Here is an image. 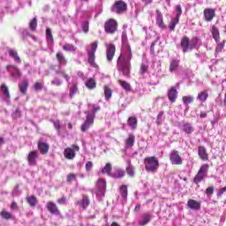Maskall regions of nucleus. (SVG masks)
<instances>
[{
	"label": "nucleus",
	"instance_id": "f257e3e1",
	"mask_svg": "<svg viewBox=\"0 0 226 226\" xmlns=\"http://www.w3.org/2000/svg\"><path fill=\"white\" fill-rule=\"evenodd\" d=\"M132 58L133 53L132 52V47L130 45L123 46L121 53L117 59V68L118 72H122L124 77H130Z\"/></svg>",
	"mask_w": 226,
	"mask_h": 226
},
{
	"label": "nucleus",
	"instance_id": "f03ea898",
	"mask_svg": "<svg viewBox=\"0 0 226 226\" xmlns=\"http://www.w3.org/2000/svg\"><path fill=\"white\" fill-rule=\"evenodd\" d=\"M145 170L147 172H156L160 169V161L155 156H147L144 159Z\"/></svg>",
	"mask_w": 226,
	"mask_h": 226
},
{
	"label": "nucleus",
	"instance_id": "7ed1b4c3",
	"mask_svg": "<svg viewBox=\"0 0 226 226\" xmlns=\"http://www.w3.org/2000/svg\"><path fill=\"white\" fill-rule=\"evenodd\" d=\"M91 49L87 50V63L92 68H98L96 64V50L98 49V41L90 44Z\"/></svg>",
	"mask_w": 226,
	"mask_h": 226
},
{
	"label": "nucleus",
	"instance_id": "20e7f679",
	"mask_svg": "<svg viewBox=\"0 0 226 226\" xmlns=\"http://www.w3.org/2000/svg\"><path fill=\"white\" fill-rule=\"evenodd\" d=\"M197 43H199V37H193L192 44H190V38L188 36H184L180 42L184 54L188 52V50H193L197 46Z\"/></svg>",
	"mask_w": 226,
	"mask_h": 226
},
{
	"label": "nucleus",
	"instance_id": "39448f33",
	"mask_svg": "<svg viewBox=\"0 0 226 226\" xmlns=\"http://www.w3.org/2000/svg\"><path fill=\"white\" fill-rule=\"evenodd\" d=\"M126 10H128V4L123 0L115 2V4L111 6L112 13H117V15L124 13Z\"/></svg>",
	"mask_w": 226,
	"mask_h": 226
},
{
	"label": "nucleus",
	"instance_id": "423d86ee",
	"mask_svg": "<svg viewBox=\"0 0 226 226\" xmlns=\"http://www.w3.org/2000/svg\"><path fill=\"white\" fill-rule=\"evenodd\" d=\"M104 30L108 34H114L117 31V21L114 19H108L104 23Z\"/></svg>",
	"mask_w": 226,
	"mask_h": 226
},
{
	"label": "nucleus",
	"instance_id": "0eeeda50",
	"mask_svg": "<svg viewBox=\"0 0 226 226\" xmlns=\"http://www.w3.org/2000/svg\"><path fill=\"white\" fill-rule=\"evenodd\" d=\"M106 47V59L108 63H112L116 56V44L114 43H104Z\"/></svg>",
	"mask_w": 226,
	"mask_h": 226
},
{
	"label": "nucleus",
	"instance_id": "6e6552de",
	"mask_svg": "<svg viewBox=\"0 0 226 226\" xmlns=\"http://www.w3.org/2000/svg\"><path fill=\"white\" fill-rule=\"evenodd\" d=\"M171 165H183V157L179 154V151L174 149L169 154Z\"/></svg>",
	"mask_w": 226,
	"mask_h": 226
},
{
	"label": "nucleus",
	"instance_id": "1a4fd4ad",
	"mask_svg": "<svg viewBox=\"0 0 226 226\" xmlns=\"http://www.w3.org/2000/svg\"><path fill=\"white\" fill-rule=\"evenodd\" d=\"M39 156L40 154L38 153V150L30 151L26 156L28 165H30V167H36V161L38 160Z\"/></svg>",
	"mask_w": 226,
	"mask_h": 226
},
{
	"label": "nucleus",
	"instance_id": "9d476101",
	"mask_svg": "<svg viewBox=\"0 0 226 226\" xmlns=\"http://www.w3.org/2000/svg\"><path fill=\"white\" fill-rule=\"evenodd\" d=\"M203 17L205 22H213V19L216 17V11L215 9L206 8L203 11Z\"/></svg>",
	"mask_w": 226,
	"mask_h": 226
},
{
	"label": "nucleus",
	"instance_id": "9b49d317",
	"mask_svg": "<svg viewBox=\"0 0 226 226\" xmlns=\"http://www.w3.org/2000/svg\"><path fill=\"white\" fill-rule=\"evenodd\" d=\"M93 124H94V115H87L86 121L80 127L81 132H85L87 130H89Z\"/></svg>",
	"mask_w": 226,
	"mask_h": 226
},
{
	"label": "nucleus",
	"instance_id": "f8f14e48",
	"mask_svg": "<svg viewBox=\"0 0 226 226\" xmlns=\"http://www.w3.org/2000/svg\"><path fill=\"white\" fill-rule=\"evenodd\" d=\"M90 204L91 200H89V196L87 194H83L82 199L75 203L76 206H79L82 207V209H87Z\"/></svg>",
	"mask_w": 226,
	"mask_h": 226
},
{
	"label": "nucleus",
	"instance_id": "ddd939ff",
	"mask_svg": "<svg viewBox=\"0 0 226 226\" xmlns=\"http://www.w3.org/2000/svg\"><path fill=\"white\" fill-rule=\"evenodd\" d=\"M46 207L50 215H56V216H59V215H61V211L57 207V205H56V203H54L53 201H49L46 205Z\"/></svg>",
	"mask_w": 226,
	"mask_h": 226
},
{
	"label": "nucleus",
	"instance_id": "4468645a",
	"mask_svg": "<svg viewBox=\"0 0 226 226\" xmlns=\"http://www.w3.org/2000/svg\"><path fill=\"white\" fill-rule=\"evenodd\" d=\"M37 147L41 154H48L49 149H50V146L49 145V143L43 142L41 139L38 141Z\"/></svg>",
	"mask_w": 226,
	"mask_h": 226
},
{
	"label": "nucleus",
	"instance_id": "2eb2a0df",
	"mask_svg": "<svg viewBox=\"0 0 226 226\" xmlns=\"http://www.w3.org/2000/svg\"><path fill=\"white\" fill-rule=\"evenodd\" d=\"M168 100L170 103H176V101L177 100V89L176 87H171L168 90Z\"/></svg>",
	"mask_w": 226,
	"mask_h": 226
},
{
	"label": "nucleus",
	"instance_id": "dca6fc26",
	"mask_svg": "<svg viewBox=\"0 0 226 226\" xmlns=\"http://www.w3.org/2000/svg\"><path fill=\"white\" fill-rule=\"evenodd\" d=\"M198 155L202 162H207V160H209V154H207V150L204 146H200L198 147Z\"/></svg>",
	"mask_w": 226,
	"mask_h": 226
},
{
	"label": "nucleus",
	"instance_id": "f3484780",
	"mask_svg": "<svg viewBox=\"0 0 226 226\" xmlns=\"http://www.w3.org/2000/svg\"><path fill=\"white\" fill-rule=\"evenodd\" d=\"M18 87L19 89V93L26 96V94H27V89L29 88V81L27 79H23L19 83Z\"/></svg>",
	"mask_w": 226,
	"mask_h": 226
},
{
	"label": "nucleus",
	"instance_id": "a211bd4d",
	"mask_svg": "<svg viewBox=\"0 0 226 226\" xmlns=\"http://www.w3.org/2000/svg\"><path fill=\"white\" fill-rule=\"evenodd\" d=\"M156 19H155V22L158 26V27H160L161 29H165V27H167L165 26V23L163 22V14H162V11H156Z\"/></svg>",
	"mask_w": 226,
	"mask_h": 226
},
{
	"label": "nucleus",
	"instance_id": "6ab92c4d",
	"mask_svg": "<svg viewBox=\"0 0 226 226\" xmlns=\"http://www.w3.org/2000/svg\"><path fill=\"white\" fill-rule=\"evenodd\" d=\"M181 63V60L173 58L171 59L170 63V73H173V72H177L179 69V64Z\"/></svg>",
	"mask_w": 226,
	"mask_h": 226
},
{
	"label": "nucleus",
	"instance_id": "aec40b11",
	"mask_svg": "<svg viewBox=\"0 0 226 226\" xmlns=\"http://www.w3.org/2000/svg\"><path fill=\"white\" fill-rule=\"evenodd\" d=\"M64 155L66 160H73L76 156L75 150L72 147H67L64 151Z\"/></svg>",
	"mask_w": 226,
	"mask_h": 226
},
{
	"label": "nucleus",
	"instance_id": "412c9836",
	"mask_svg": "<svg viewBox=\"0 0 226 226\" xmlns=\"http://www.w3.org/2000/svg\"><path fill=\"white\" fill-rule=\"evenodd\" d=\"M187 206L188 207H190V209H192L193 211H199L200 209V202L195 200H189L187 201Z\"/></svg>",
	"mask_w": 226,
	"mask_h": 226
},
{
	"label": "nucleus",
	"instance_id": "4be33fe9",
	"mask_svg": "<svg viewBox=\"0 0 226 226\" xmlns=\"http://www.w3.org/2000/svg\"><path fill=\"white\" fill-rule=\"evenodd\" d=\"M118 192L124 200H128V185H120Z\"/></svg>",
	"mask_w": 226,
	"mask_h": 226
},
{
	"label": "nucleus",
	"instance_id": "5701e85b",
	"mask_svg": "<svg viewBox=\"0 0 226 226\" xmlns=\"http://www.w3.org/2000/svg\"><path fill=\"white\" fill-rule=\"evenodd\" d=\"M56 57L59 64H63L64 66H66V64H68V60L66 59V56H64L63 52L61 51L56 52Z\"/></svg>",
	"mask_w": 226,
	"mask_h": 226
},
{
	"label": "nucleus",
	"instance_id": "b1692460",
	"mask_svg": "<svg viewBox=\"0 0 226 226\" xmlns=\"http://www.w3.org/2000/svg\"><path fill=\"white\" fill-rule=\"evenodd\" d=\"M211 34L214 40L215 41V43H218V41H220V30L215 25L212 26Z\"/></svg>",
	"mask_w": 226,
	"mask_h": 226
},
{
	"label": "nucleus",
	"instance_id": "393cba45",
	"mask_svg": "<svg viewBox=\"0 0 226 226\" xmlns=\"http://www.w3.org/2000/svg\"><path fill=\"white\" fill-rule=\"evenodd\" d=\"M127 123L132 130H137V126L139 124V120H137V117H130L127 120Z\"/></svg>",
	"mask_w": 226,
	"mask_h": 226
},
{
	"label": "nucleus",
	"instance_id": "a878e982",
	"mask_svg": "<svg viewBox=\"0 0 226 226\" xmlns=\"http://www.w3.org/2000/svg\"><path fill=\"white\" fill-rule=\"evenodd\" d=\"M117 83L119 84V86L121 87H123L124 89V91H126V93H130L132 91V85H130V83H128V81L123 80V79H118Z\"/></svg>",
	"mask_w": 226,
	"mask_h": 226
},
{
	"label": "nucleus",
	"instance_id": "bb28decb",
	"mask_svg": "<svg viewBox=\"0 0 226 226\" xmlns=\"http://www.w3.org/2000/svg\"><path fill=\"white\" fill-rule=\"evenodd\" d=\"M125 146L126 147H133L135 146V136L133 133H130L127 139H125Z\"/></svg>",
	"mask_w": 226,
	"mask_h": 226
},
{
	"label": "nucleus",
	"instance_id": "cd10ccee",
	"mask_svg": "<svg viewBox=\"0 0 226 226\" xmlns=\"http://www.w3.org/2000/svg\"><path fill=\"white\" fill-rule=\"evenodd\" d=\"M207 177V176H206L204 173H200V171H198L193 178V184L199 185V183H202V181L206 179Z\"/></svg>",
	"mask_w": 226,
	"mask_h": 226
},
{
	"label": "nucleus",
	"instance_id": "c85d7f7f",
	"mask_svg": "<svg viewBox=\"0 0 226 226\" xmlns=\"http://www.w3.org/2000/svg\"><path fill=\"white\" fill-rule=\"evenodd\" d=\"M26 202L29 204L30 207H36V204H38V198L36 196H27Z\"/></svg>",
	"mask_w": 226,
	"mask_h": 226
},
{
	"label": "nucleus",
	"instance_id": "c756f323",
	"mask_svg": "<svg viewBox=\"0 0 226 226\" xmlns=\"http://www.w3.org/2000/svg\"><path fill=\"white\" fill-rule=\"evenodd\" d=\"M97 188L100 192H105L107 190V181L103 178H99L97 180Z\"/></svg>",
	"mask_w": 226,
	"mask_h": 226
},
{
	"label": "nucleus",
	"instance_id": "7c9ffc66",
	"mask_svg": "<svg viewBox=\"0 0 226 226\" xmlns=\"http://www.w3.org/2000/svg\"><path fill=\"white\" fill-rule=\"evenodd\" d=\"M0 216L4 220H15V215H11V213H10L6 210H2L0 212Z\"/></svg>",
	"mask_w": 226,
	"mask_h": 226
},
{
	"label": "nucleus",
	"instance_id": "2f4dec72",
	"mask_svg": "<svg viewBox=\"0 0 226 226\" xmlns=\"http://www.w3.org/2000/svg\"><path fill=\"white\" fill-rule=\"evenodd\" d=\"M125 173L121 169H117L113 174H111V177H114L115 179H122V177H124Z\"/></svg>",
	"mask_w": 226,
	"mask_h": 226
},
{
	"label": "nucleus",
	"instance_id": "473e14b6",
	"mask_svg": "<svg viewBox=\"0 0 226 226\" xmlns=\"http://www.w3.org/2000/svg\"><path fill=\"white\" fill-rule=\"evenodd\" d=\"M9 56L10 57H12L14 59L15 63H22V60L20 59V56H19V53L17 51L13 49H9Z\"/></svg>",
	"mask_w": 226,
	"mask_h": 226
},
{
	"label": "nucleus",
	"instance_id": "72a5a7b5",
	"mask_svg": "<svg viewBox=\"0 0 226 226\" xmlns=\"http://www.w3.org/2000/svg\"><path fill=\"white\" fill-rule=\"evenodd\" d=\"M0 91L3 93V94L5 96V98H7L8 100H10V98H11V96L10 95V89L8 88V86H6V84L3 83L0 87Z\"/></svg>",
	"mask_w": 226,
	"mask_h": 226
},
{
	"label": "nucleus",
	"instance_id": "f704fd0d",
	"mask_svg": "<svg viewBox=\"0 0 226 226\" xmlns=\"http://www.w3.org/2000/svg\"><path fill=\"white\" fill-rule=\"evenodd\" d=\"M193 126L190 123H185L183 124V132L187 133V135H192L193 133Z\"/></svg>",
	"mask_w": 226,
	"mask_h": 226
},
{
	"label": "nucleus",
	"instance_id": "c9c22d12",
	"mask_svg": "<svg viewBox=\"0 0 226 226\" xmlns=\"http://www.w3.org/2000/svg\"><path fill=\"white\" fill-rule=\"evenodd\" d=\"M151 222V215L149 214H143L142 220L139 222V225L145 226Z\"/></svg>",
	"mask_w": 226,
	"mask_h": 226
},
{
	"label": "nucleus",
	"instance_id": "e433bc0d",
	"mask_svg": "<svg viewBox=\"0 0 226 226\" xmlns=\"http://www.w3.org/2000/svg\"><path fill=\"white\" fill-rule=\"evenodd\" d=\"M103 89H104L105 100L109 102V100L112 98V88H110L109 86L106 85L104 86Z\"/></svg>",
	"mask_w": 226,
	"mask_h": 226
},
{
	"label": "nucleus",
	"instance_id": "4c0bfd02",
	"mask_svg": "<svg viewBox=\"0 0 226 226\" xmlns=\"http://www.w3.org/2000/svg\"><path fill=\"white\" fill-rule=\"evenodd\" d=\"M112 164L110 162L106 163V165L102 170V174H107L108 176H112Z\"/></svg>",
	"mask_w": 226,
	"mask_h": 226
},
{
	"label": "nucleus",
	"instance_id": "58836bf2",
	"mask_svg": "<svg viewBox=\"0 0 226 226\" xmlns=\"http://www.w3.org/2000/svg\"><path fill=\"white\" fill-rule=\"evenodd\" d=\"M63 50H64V52H76L77 47H75V45H73V44L65 43L63 46Z\"/></svg>",
	"mask_w": 226,
	"mask_h": 226
},
{
	"label": "nucleus",
	"instance_id": "ea45409f",
	"mask_svg": "<svg viewBox=\"0 0 226 226\" xmlns=\"http://www.w3.org/2000/svg\"><path fill=\"white\" fill-rule=\"evenodd\" d=\"M77 93H79V85L77 83H72V85L70 87V93H69L71 98H73V96H75Z\"/></svg>",
	"mask_w": 226,
	"mask_h": 226
},
{
	"label": "nucleus",
	"instance_id": "a19ab883",
	"mask_svg": "<svg viewBox=\"0 0 226 226\" xmlns=\"http://www.w3.org/2000/svg\"><path fill=\"white\" fill-rule=\"evenodd\" d=\"M209 94H207V91L204 90L198 94L197 99L200 100V102H206V100H207Z\"/></svg>",
	"mask_w": 226,
	"mask_h": 226
},
{
	"label": "nucleus",
	"instance_id": "79ce46f5",
	"mask_svg": "<svg viewBox=\"0 0 226 226\" xmlns=\"http://www.w3.org/2000/svg\"><path fill=\"white\" fill-rule=\"evenodd\" d=\"M177 24H179V19L177 18L172 19L169 24L170 31H176V26H177Z\"/></svg>",
	"mask_w": 226,
	"mask_h": 226
},
{
	"label": "nucleus",
	"instance_id": "37998d69",
	"mask_svg": "<svg viewBox=\"0 0 226 226\" xmlns=\"http://www.w3.org/2000/svg\"><path fill=\"white\" fill-rule=\"evenodd\" d=\"M86 87L88 89H94V87H96V80L93 78L88 79L86 82Z\"/></svg>",
	"mask_w": 226,
	"mask_h": 226
},
{
	"label": "nucleus",
	"instance_id": "c03bdc74",
	"mask_svg": "<svg viewBox=\"0 0 226 226\" xmlns=\"http://www.w3.org/2000/svg\"><path fill=\"white\" fill-rule=\"evenodd\" d=\"M182 102H183L184 105H190V103H193V96H192V95L183 96Z\"/></svg>",
	"mask_w": 226,
	"mask_h": 226
},
{
	"label": "nucleus",
	"instance_id": "a18cd8bd",
	"mask_svg": "<svg viewBox=\"0 0 226 226\" xmlns=\"http://www.w3.org/2000/svg\"><path fill=\"white\" fill-rule=\"evenodd\" d=\"M216 43H217V47L215 48V53L220 54V52H222L223 50L226 41H222V42H220V41H219Z\"/></svg>",
	"mask_w": 226,
	"mask_h": 226
},
{
	"label": "nucleus",
	"instance_id": "49530a36",
	"mask_svg": "<svg viewBox=\"0 0 226 226\" xmlns=\"http://www.w3.org/2000/svg\"><path fill=\"white\" fill-rule=\"evenodd\" d=\"M38 26V19L36 18H34L30 23H29V27L31 31H36V26Z\"/></svg>",
	"mask_w": 226,
	"mask_h": 226
},
{
	"label": "nucleus",
	"instance_id": "de8ad7c7",
	"mask_svg": "<svg viewBox=\"0 0 226 226\" xmlns=\"http://www.w3.org/2000/svg\"><path fill=\"white\" fill-rule=\"evenodd\" d=\"M208 169H209V164H203L201 165L198 172L204 174L205 176H207Z\"/></svg>",
	"mask_w": 226,
	"mask_h": 226
},
{
	"label": "nucleus",
	"instance_id": "09e8293b",
	"mask_svg": "<svg viewBox=\"0 0 226 226\" xmlns=\"http://www.w3.org/2000/svg\"><path fill=\"white\" fill-rule=\"evenodd\" d=\"M125 170L130 177H133L135 176V171L133 170V166L132 164H129Z\"/></svg>",
	"mask_w": 226,
	"mask_h": 226
},
{
	"label": "nucleus",
	"instance_id": "8fccbe9b",
	"mask_svg": "<svg viewBox=\"0 0 226 226\" xmlns=\"http://www.w3.org/2000/svg\"><path fill=\"white\" fill-rule=\"evenodd\" d=\"M148 70H149V65H146V64H142L139 68L140 75H144L145 73H147Z\"/></svg>",
	"mask_w": 226,
	"mask_h": 226
},
{
	"label": "nucleus",
	"instance_id": "3c124183",
	"mask_svg": "<svg viewBox=\"0 0 226 226\" xmlns=\"http://www.w3.org/2000/svg\"><path fill=\"white\" fill-rule=\"evenodd\" d=\"M75 179H77V175H75V173H70L67 175V183H70V185H72Z\"/></svg>",
	"mask_w": 226,
	"mask_h": 226
},
{
	"label": "nucleus",
	"instance_id": "603ef678",
	"mask_svg": "<svg viewBox=\"0 0 226 226\" xmlns=\"http://www.w3.org/2000/svg\"><path fill=\"white\" fill-rule=\"evenodd\" d=\"M13 119H19V117H22V112L20 111V109H16L15 111L12 113Z\"/></svg>",
	"mask_w": 226,
	"mask_h": 226
},
{
	"label": "nucleus",
	"instance_id": "864d4df0",
	"mask_svg": "<svg viewBox=\"0 0 226 226\" xmlns=\"http://www.w3.org/2000/svg\"><path fill=\"white\" fill-rule=\"evenodd\" d=\"M176 11L177 15L175 19H181V15H183V9L181 8V5H176Z\"/></svg>",
	"mask_w": 226,
	"mask_h": 226
},
{
	"label": "nucleus",
	"instance_id": "5fc2aeb1",
	"mask_svg": "<svg viewBox=\"0 0 226 226\" xmlns=\"http://www.w3.org/2000/svg\"><path fill=\"white\" fill-rule=\"evenodd\" d=\"M82 30L85 33V34H87V33H89V21H85L82 24Z\"/></svg>",
	"mask_w": 226,
	"mask_h": 226
},
{
	"label": "nucleus",
	"instance_id": "6e6d98bb",
	"mask_svg": "<svg viewBox=\"0 0 226 226\" xmlns=\"http://www.w3.org/2000/svg\"><path fill=\"white\" fill-rule=\"evenodd\" d=\"M160 41V37H157L154 41L152 42L150 47V53L154 55V46Z\"/></svg>",
	"mask_w": 226,
	"mask_h": 226
},
{
	"label": "nucleus",
	"instance_id": "4d7b16f0",
	"mask_svg": "<svg viewBox=\"0 0 226 226\" xmlns=\"http://www.w3.org/2000/svg\"><path fill=\"white\" fill-rule=\"evenodd\" d=\"M46 36L50 41H54V36L52 35V30L50 28L46 29Z\"/></svg>",
	"mask_w": 226,
	"mask_h": 226
},
{
	"label": "nucleus",
	"instance_id": "13d9d810",
	"mask_svg": "<svg viewBox=\"0 0 226 226\" xmlns=\"http://www.w3.org/2000/svg\"><path fill=\"white\" fill-rule=\"evenodd\" d=\"M34 91H41L43 89V83L35 82L34 85Z\"/></svg>",
	"mask_w": 226,
	"mask_h": 226
},
{
	"label": "nucleus",
	"instance_id": "bf43d9fd",
	"mask_svg": "<svg viewBox=\"0 0 226 226\" xmlns=\"http://www.w3.org/2000/svg\"><path fill=\"white\" fill-rule=\"evenodd\" d=\"M206 195H213L215 193V186H208L205 191Z\"/></svg>",
	"mask_w": 226,
	"mask_h": 226
},
{
	"label": "nucleus",
	"instance_id": "052dcab7",
	"mask_svg": "<svg viewBox=\"0 0 226 226\" xmlns=\"http://www.w3.org/2000/svg\"><path fill=\"white\" fill-rule=\"evenodd\" d=\"M163 114H165L163 111H160L159 114L157 115L156 124L158 126H160V124H162V117H163Z\"/></svg>",
	"mask_w": 226,
	"mask_h": 226
},
{
	"label": "nucleus",
	"instance_id": "680f3d73",
	"mask_svg": "<svg viewBox=\"0 0 226 226\" xmlns=\"http://www.w3.org/2000/svg\"><path fill=\"white\" fill-rule=\"evenodd\" d=\"M57 204H60V206H63V204H66L67 200H66V196H63L60 199L56 200Z\"/></svg>",
	"mask_w": 226,
	"mask_h": 226
},
{
	"label": "nucleus",
	"instance_id": "e2e57ef3",
	"mask_svg": "<svg viewBox=\"0 0 226 226\" xmlns=\"http://www.w3.org/2000/svg\"><path fill=\"white\" fill-rule=\"evenodd\" d=\"M101 107L100 106H97V107H94L93 109H92V113L91 114H88V116H94H94L95 114L101 110Z\"/></svg>",
	"mask_w": 226,
	"mask_h": 226
},
{
	"label": "nucleus",
	"instance_id": "0e129e2a",
	"mask_svg": "<svg viewBox=\"0 0 226 226\" xmlns=\"http://www.w3.org/2000/svg\"><path fill=\"white\" fill-rule=\"evenodd\" d=\"M11 209L12 211H19V205L17 204V202L12 201V202L11 203Z\"/></svg>",
	"mask_w": 226,
	"mask_h": 226
},
{
	"label": "nucleus",
	"instance_id": "69168bd1",
	"mask_svg": "<svg viewBox=\"0 0 226 226\" xmlns=\"http://www.w3.org/2000/svg\"><path fill=\"white\" fill-rule=\"evenodd\" d=\"M86 170L89 171L90 170L93 169V162L89 161L86 163L85 166Z\"/></svg>",
	"mask_w": 226,
	"mask_h": 226
},
{
	"label": "nucleus",
	"instance_id": "338daca9",
	"mask_svg": "<svg viewBox=\"0 0 226 226\" xmlns=\"http://www.w3.org/2000/svg\"><path fill=\"white\" fill-rule=\"evenodd\" d=\"M56 130H61V123L59 121H52Z\"/></svg>",
	"mask_w": 226,
	"mask_h": 226
},
{
	"label": "nucleus",
	"instance_id": "774afa93",
	"mask_svg": "<svg viewBox=\"0 0 226 226\" xmlns=\"http://www.w3.org/2000/svg\"><path fill=\"white\" fill-rule=\"evenodd\" d=\"M224 192H226V186L220 189L219 192L217 193V197H222Z\"/></svg>",
	"mask_w": 226,
	"mask_h": 226
}]
</instances>
